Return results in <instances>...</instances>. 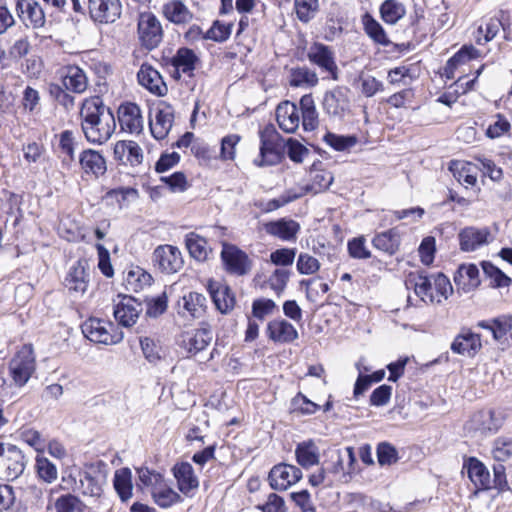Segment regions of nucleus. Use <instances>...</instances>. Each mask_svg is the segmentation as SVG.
I'll use <instances>...</instances> for the list:
<instances>
[{"instance_id": "nucleus-1", "label": "nucleus", "mask_w": 512, "mask_h": 512, "mask_svg": "<svg viewBox=\"0 0 512 512\" xmlns=\"http://www.w3.org/2000/svg\"><path fill=\"white\" fill-rule=\"evenodd\" d=\"M81 130L91 144H104L116 128L112 109L106 106L100 96L85 99L80 109Z\"/></svg>"}, {"instance_id": "nucleus-2", "label": "nucleus", "mask_w": 512, "mask_h": 512, "mask_svg": "<svg viewBox=\"0 0 512 512\" xmlns=\"http://www.w3.org/2000/svg\"><path fill=\"white\" fill-rule=\"evenodd\" d=\"M259 156L254 160L258 167L274 166L284 159V139L272 123L259 131Z\"/></svg>"}, {"instance_id": "nucleus-3", "label": "nucleus", "mask_w": 512, "mask_h": 512, "mask_svg": "<svg viewBox=\"0 0 512 512\" xmlns=\"http://www.w3.org/2000/svg\"><path fill=\"white\" fill-rule=\"evenodd\" d=\"M84 336L92 342L105 345L117 344L123 339V332L119 331L112 322L90 317L82 325Z\"/></svg>"}, {"instance_id": "nucleus-4", "label": "nucleus", "mask_w": 512, "mask_h": 512, "mask_svg": "<svg viewBox=\"0 0 512 512\" xmlns=\"http://www.w3.org/2000/svg\"><path fill=\"white\" fill-rule=\"evenodd\" d=\"M36 368L32 344H25L9 362V373L18 387L24 386Z\"/></svg>"}, {"instance_id": "nucleus-5", "label": "nucleus", "mask_w": 512, "mask_h": 512, "mask_svg": "<svg viewBox=\"0 0 512 512\" xmlns=\"http://www.w3.org/2000/svg\"><path fill=\"white\" fill-rule=\"evenodd\" d=\"M306 56L311 64L317 66L321 72L327 73L332 80L339 79V69L331 47L320 42H313Z\"/></svg>"}, {"instance_id": "nucleus-6", "label": "nucleus", "mask_w": 512, "mask_h": 512, "mask_svg": "<svg viewBox=\"0 0 512 512\" xmlns=\"http://www.w3.org/2000/svg\"><path fill=\"white\" fill-rule=\"evenodd\" d=\"M138 36L141 45L148 50L156 48L161 43L163 30L154 14L146 12L139 15Z\"/></svg>"}, {"instance_id": "nucleus-7", "label": "nucleus", "mask_w": 512, "mask_h": 512, "mask_svg": "<svg viewBox=\"0 0 512 512\" xmlns=\"http://www.w3.org/2000/svg\"><path fill=\"white\" fill-rule=\"evenodd\" d=\"M348 92L349 89L342 86H336L332 90L326 91L322 100L324 113L330 118L343 120L346 112L349 111Z\"/></svg>"}, {"instance_id": "nucleus-8", "label": "nucleus", "mask_w": 512, "mask_h": 512, "mask_svg": "<svg viewBox=\"0 0 512 512\" xmlns=\"http://www.w3.org/2000/svg\"><path fill=\"white\" fill-rule=\"evenodd\" d=\"M221 259L226 271L230 274L243 276L251 270L252 263L248 255L233 244H223Z\"/></svg>"}, {"instance_id": "nucleus-9", "label": "nucleus", "mask_w": 512, "mask_h": 512, "mask_svg": "<svg viewBox=\"0 0 512 512\" xmlns=\"http://www.w3.org/2000/svg\"><path fill=\"white\" fill-rule=\"evenodd\" d=\"M90 18L95 23L112 24L122 13L120 0H88Z\"/></svg>"}, {"instance_id": "nucleus-10", "label": "nucleus", "mask_w": 512, "mask_h": 512, "mask_svg": "<svg viewBox=\"0 0 512 512\" xmlns=\"http://www.w3.org/2000/svg\"><path fill=\"white\" fill-rule=\"evenodd\" d=\"M302 478V471L294 465L279 463L274 465L269 474V485L273 490H286Z\"/></svg>"}, {"instance_id": "nucleus-11", "label": "nucleus", "mask_w": 512, "mask_h": 512, "mask_svg": "<svg viewBox=\"0 0 512 512\" xmlns=\"http://www.w3.org/2000/svg\"><path fill=\"white\" fill-rule=\"evenodd\" d=\"M153 263L166 274H173L183 266L180 250L172 245H160L153 252Z\"/></svg>"}, {"instance_id": "nucleus-12", "label": "nucleus", "mask_w": 512, "mask_h": 512, "mask_svg": "<svg viewBox=\"0 0 512 512\" xmlns=\"http://www.w3.org/2000/svg\"><path fill=\"white\" fill-rule=\"evenodd\" d=\"M174 108L166 102L160 101L155 108L154 120L150 119V131L157 140H163L169 134L174 122Z\"/></svg>"}, {"instance_id": "nucleus-13", "label": "nucleus", "mask_w": 512, "mask_h": 512, "mask_svg": "<svg viewBox=\"0 0 512 512\" xmlns=\"http://www.w3.org/2000/svg\"><path fill=\"white\" fill-rule=\"evenodd\" d=\"M463 470L466 471L468 478L474 484L476 488L475 494L492 488L490 472L477 457L464 456Z\"/></svg>"}, {"instance_id": "nucleus-14", "label": "nucleus", "mask_w": 512, "mask_h": 512, "mask_svg": "<svg viewBox=\"0 0 512 512\" xmlns=\"http://www.w3.org/2000/svg\"><path fill=\"white\" fill-rule=\"evenodd\" d=\"M120 302L114 307V317L124 327L134 325L142 312V303L135 297L125 294H118Z\"/></svg>"}, {"instance_id": "nucleus-15", "label": "nucleus", "mask_w": 512, "mask_h": 512, "mask_svg": "<svg viewBox=\"0 0 512 512\" xmlns=\"http://www.w3.org/2000/svg\"><path fill=\"white\" fill-rule=\"evenodd\" d=\"M207 291L215 308L221 314H228L234 308L236 304L235 295L228 285L209 279L207 282Z\"/></svg>"}, {"instance_id": "nucleus-16", "label": "nucleus", "mask_w": 512, "mask_h": 512, "mask_svg": "<svg viewBox=\"0 0 512 512\" xmlns=\"http://www.w3.org/2000/svg\"><path fill=\"white\" fill-rule=\"evenodd\" d=\"M491 238V231L488 227L477 228L468 226L458 233L459 248L463 252H473L488 244Z\"/></svg>"}, {"instance_id": "nucleus-17", "label": "nucleus", "mask_w": 512, "mask_h": 512, "mask_svg": "<svg viewBox=\"0 0 512 512\" xmlns=\"http://www.w3.org/2000/svg\"><path fill=\"white\" fill-rule=\"evenodd\" d=\"M117 117L122 130L129 133H140L143 130L141 110L136 103H122L117 110Z\"/></svg>"}, {"instance_id": "nucleus-18", "label": "nucleus", "mask_w": 512, "mask_h": 512, "mask_svg": "<svg viewBox=\"0 0 512 512\" xmlns=\"http://www.w3.org/2000/svg\"><path fill=\"white\" fill-rule=\"evenodd\" d=\"M16 12L26 26L30 24L37 29L44 27L46 23L44 10L35 0H17Z\"/></svg>"}, {"instance_id": "nucleus-19", "label": "nucleus", "mask_w": 512, "mask_h": 512, "mask_svg": "<svg viewBox=\"0 0 512 512\" xmlns=\"http://www.w3.org/2000/svg\"><path fill=\"white\" fill-rule=\"evenodd\" d=\"M138 83L156 96H165L168 92L161 74L150 64L143 63L137 73Z\"/></svg>"}, {"instance_id": "nucleus-20", "label": "nucleus", "mask_w": 512, "mask_h": 512, "mask_svg": "<svg viewBox=\"0 0 512 512\" xmlns=\"http://www.w3.org/2000/svg\"><path fill=\"white\" fill-rule=\"evenodd\" d=\"M480 335L470 329L463 328L451 343L450 349L453 353L474 357L481 349Z\"/></svg>"}, {"instance_id": "nucleus-21", "label": "nucleus", "mask_w": 512, "mask_h": 512, "mask_svg": "<svg viewBox=\"0 0 512 512\" xmlns=\"http://www.w3.org/2000/svg\"><path fill=\"white\" fill-rule=\"evenodd\" d=\"M453 279L457 290H462L464 293L475 290L481 283L479 269L473 263L459 265Z\"/></svg>"}, {"instance_id": "nucleus-22", "label": "nucleus", "mask_w": 512, "mask_h": 512, "mask_svg": "<svg viewBox=\"0 0 512 512\" xmlns=\"http://www.w3.org/2000/svg\"><path fill=\"white\" fill-rule=\"evenodd\" d=\"M267 337L275 343H292L298 339V331L285 319H274L266 327Z\"/></svg>"}, {"instance_id": "nucleus-23", "label": "nucleus", "mask_w": 512, "mask_h": 512, "mask_svg": "<svg viewBox=\"0 0 512 512\" xmlns=\"http://www.w3.org/2000/svg\"><path fill=\"white\" fill-rule=\"evenodd\" d=\"M5 468L4 473L8 480L17 479L25 470L27 459L23 451L16 445L8 444L6 457L0 462Z\"/></svg>"}, {"instance_id": "nucleus-24", "label": "nucleus", "mask_w": 512, "mask_h": 512, "mask_svg": "<svg viewBox=\"0 0 512 512\" xmlns=\"http://www.w3.org/2000/svg\"><path fill=\"white\" fill-rule=\"evenodd\" d=\"M198 62L199 57L188 47L178 48L176 54L172 57H162L163 65L181 68V71L189 76L193 75V71L196 69Z\"/></svg>"}, {"instance_id": "nucleus-25", "label": "nucleus", "mask_w": 512, "mask_h": 512, "mask_svg": "<svg viewBox=\"0 0 512 512\" xmlns=\"http://www.w3.org/2000/svg\"><path fill=\"white\" fill-rule=\"evenodd\" d=\"M177 487L181 493L189 496L190 492L199 487V480L192 465L188 462L176 463L172 468Z\"/></svg>"}, {"instance_id": "nucleus-26", "label": "nucleus", "mask_w": 512, "mask_h": 512, "mask_svg": "<svg viewBox=\"0 0 512 512\" xmlns=\"http://www.w3.org/2000/svg\"><path fill=\"white\" fill-rule=\"evenodd\" d=\"M267 234L277 237L283 241L296 240L297 233L300 231V224L288 218L269 221L264 224Z\"/></svg>"}, {"instance_id": "nucleus-27", "label": "nucleus", "mask_w": 512, "mask_h": 512, "mask_svg": "<svg viewBox=\"0 0 512 512\" xmlns=\"http://www.w3.org/2000/svg\"><path fill=\"white\" fill-rule=\"evenodd\" d=\"M276 120L283 131L294 133L300 123V114L296 104L290 101L280 103L276 109Z\"/></svg>"}, {"instance_id": "nucleus-28", "label": "nucleus", "mask_w": 512, "mask_h": 512, "mask_svg": "<svg viewBox=\"0 0 512 512\" xmlns=\"http://www.w3.org/2000/svg\"><path fill=\"white\" fill-rule=\"evenodd\" d=\"M177 306L179 314H181V309H183L191 317L199 318L206 312L207 298L202 293L190 291L179 299Z\"/></svg>"}, {"instance_id": "nucleus-29", "label": "nucleus", "mask_w": 512, "mask_h": 512, "mask_svg": "<svg viewBox=\"0 0 512 512\" xmlns=\"http://www.w3.org/2000/svg\"><path fill=\"white\" fill-rule=\"evenodd\" d=\"M79 164L86 174H93L95 177L104 175L107 171L104 156L93 149H85L80 153Z\"/></svg>"}, {"instance_id": "nucleus-30", "label": "nucleus", "mask_w": 512, "mask_h": 512, "mask_svg": "<svg viewBox=\"0 0 512 512\" xmlns=\"http://www.w3.org/2000/svg\"><path fill=\"white\" fill-rule=\"evenodd\" d=\"M471 422L475 430L483 434H494L503 425V418L493 410H483L475 413Z\"/></svg>"}, {"instance_id": "nucleus-31", "label": "nucleus", "mask_w": 512, "mask_h": 512, "mask_svg": "<svg viewBox=\"0 0 512 512\" xmlns=\"http://www.w3.org/2000/svg\"><path fill=\"white\" fill-rule=\"evenodd\" d=\"M86 264L85 260L79 259L70 267L64 280L65 286L70 291L84 293L87 290L88 274L86 272Z\"/></svg>"}, {"instance_id": "nucleus-32", "label": "nucleus", "mask_w": 512, "mask_h": 512, "mask_svg": "<svg viewBox=\"0 0 512 512\" xmlns=\"http://www.w3.org/2000/svg\"><path fill=\"white\" fill-rule=\"evenodd\" d=\"M213 339V331L211 325L207 322H201L200 327L197 328L192 336L183 340L185 347L189 353L197 354L203 351L211 343Z\"/></svg>"}, {"instance_id": "nucleus-33", "label": "nucleus", "mask_w": 512, "mask_h": 512, "mask_svg": "<svg viewBox=\"0 0 512 512\" xmlns=\"http://www.w3.org/2000/svg\"><path fill=\"white\" fill-rule=\"evenodd\" d=\"M401 244L400 233L397 228H391L377 233L372 239L374 248L392 256L399 251Z\"/></svg>"}, {"instance_id": "nucleus-34", "label": "nucleus", "mask_w": 512, "mask_h": 512, "mask_svg": "<svg viewBox=\"0 0 512 512\" xmlns=\"http://www.w3.org/2000/svg\"><path fill=\"white\" fill-rule=\"evenodd\" d=\"M406 287H412L415 294L425 301V297H428L431 303L435 302V297L432 294V282L431 278L425 274L424 271L417 273H410L405 281Z\"/></svg>"}, {"instance_id": "nucleus-35", "label": "nucleus", "mask_w": 512, "mask_h": 512, "mask_svg": "<svg viewBox=\"0 0 512 512\" xmlns=\"http://www.w3.org/2000/svg\"><path fill=\"white\" fill-rule=\"evenodd\" d=\"M299 106L302 117V127L305 131H313L319 125V115L311 93L300 98Z\"/></svg>"}, {"instance_id": "nucleus-36", "label": "nucleus", "mask_w": 512, "mask_h": 512, "mask_svg": "<svg viewBox=\"0 0 512 512\" xmlns=\"http://www.w3.org/2000/svg\"><path fill=\"white\" fill-rule=\"evenodd\" d=\"M345 20L340 12L339 7H331L327 12L326 21L324 25V39L328 42L334 41L339 38L343 33V24Z\"/></svg>"}, {"instance_id": "nucleus-37", "label": "nucleus", "mask_w": 512, "mask_h": 512, "mask_svg": "<svg viewBox=\"0 0 512 512\" xmlns=\"http://www.w3.org/2000/svg\"><path fill=\"white\" fill-rule=\"evenodd\" d=\"M361 20L365 33L376 44L382 46L392 44L383 26L369 12L363 14Z\"/></svg>"}, {"instance_id": "nucleus-38", "label": "nucleus", "mask_w": 512, "mask_h": 512, "mask_svg": "<svg viewBox=\"0 0 512 512\" xmlns=\"http://www.w3.org/2000/svg\"><path fill=\"white\" fill-rule=\"evenodd\" d=\"M295 456L297 463L303 468H309L319 463V449L311 439L297 444Z\"/></svg>"}, {"instance_id": "nucleus-39", "label": "nucleus", "mask_w": 512, "mask_h": 512, "mask_svg": "<svg viewBox=\"0 0 512 512\" xmlns=\"http://www.w3.org/2000/svg\"><path fill=\"white\" fill-rule=\"evenodd\" d=\"M381 20L388 25H396L406 15V7L398 0H384L379 7Z\"/></svg>"}, {"instance_id": "nucleus-40", "label": "nucleus", "mask_w": 512, "mask_h": 512, "mask_svg": "<svg viewBox=\"0 0 512 512\" xmlns=\"http://www.w3.org/2000/svg\"><path fill=\"white\" fill-rule=\"evenodd\" d=\"M319 82L315 71L306 66H297L289 69V85L291 87H315Z\"/></svg>"}, {"instance_id": "nucleus-41", "label": "nucleus", "mask_w": 512, "mask_h": 512, "mask_svg": "<svg viewBox=\"0 0 512 512\" xmlns=\"http://www.w3.org/2000/svg\"><path fill=\"white\" fill-rule=\"evenodd\" d=\"M114 488L122 502H127L132 497V472L130 468L123 467L115 472L113 479Z\"/></svg>"}, {"instance_id": "nucleus-42", "label": "nucleus", "mask_w": 512, "mask_h": 512, "mask_svg": "<svg viewBox=\"0 0 512 512\" xmlns=\"http://www.w3.org/2000/svg\"><path fill=\"white\" fill-rule=\"evenodd\" d=\"M152 281V276L139 266L131 268L124 278L126 290L132 292H139L145 286H150Z\"/></svg>"}, {"instance_id": "nucleus-43", "label": "nucleus", "mask_w": 512, "mask_h": 512, "mask_svg": "<svg viewBox=\"0 0 512 512\" xmlns=\"http://www.w3.org/2000/svg\"><path fill=\"white\" fill-rule=\"evenodd\" d=\"M185 246L192 258L197 261H205L208 258L209 249L207 240L195 232H190L185 236Z\"/></svg>"}, {"instance_id": "nucleus-44", "label": "nucleus", "mask_w": 512, "mask_h": 512, "mask_svg": "<svg viewBox=\"0 0 512 512\" xmlns=\"http://www.w3.org/2000/svg\"><path fill=\"white\" fill-rule=\"evenodd\" d=\"M151 496L155 504L162 509L170 508L171 506L183 502L182 496L173 490L171 487L160 485L151 490Z\"/></svg>"}, {"instance_id": "nucleus-45", "label": "nucleus", "mask_w": 512, "mask_h": 512, "mask_svg": "<svg viewBox=\"0 0 512 512\" xmlns=\"http://www.w3.org/2000/svg\"><path fill=\"white\" fill-rule=\"evenodd\" d=\"M62 84L71 92L82 93L87 88V78L84 71L78 66H70L62 78Z\"/></svg>"}, {"instance_id": "nucleus-46", "label": "nucleus", "mask_w": 512, "mask_h": 512, "mask_svg": "<svg viewBox=\"0 0 512 512\" xmlns=\"http://www.w3.org/2000/svg\"><path fill=\"white\" fill-rule=\"evenodd\" d=\"M480 266L484 276L490 279L489 287L504 288L512 284V279L492 262L484 260L480 263Z\"/></svg>"}, {"instance_id": "nucleus-47", "label": "nucleus", "mask_w": 512, "mask_h": 512, "mask_svg": "<svg viewBox=\"0 0 512 512\" xmlns=\"http://www.w3.org/2000/svg\"><path fill=\"white\" fill-rule=\"evenodd\" d=\"M323 141L335 151L344 152L357 144L358 137L355 134L340 135L327 131L323 136Z\"/></svg>"}, {"instance_id": "nucleus-48", "label": "nucleus", "mask_w": 512, "mask_h": 512, "mask_svg": "<svg viewBox=\"0 0 512 512\" xmlns=\"http://www.w3.org/2000/svg\"><path fill=\"white\" fill-rule=\"evenodd\" d=\"M165 17L175 24L189 22L193 15L181 1H172L164 6Z\"/></svg>"}, {"instance_id": "nucleus-49", "label": "nucleus", "mask_w": 512, "mask_h": 512, "mask_svg": "<svg viewBox=\"0 0 512 512\" xmlns=\"http://www.w3.org/2000/svg\"><path fill=\"white\" fill-rule=\"evenodd\" d=\"M233 23H224L220 20H214L211 27L204 33V40H212L217 43L226 42L232 33Z\"/></svg>"}, {"instance_id": "nucleus-50", "label": "nucleus", "mask_w": 512, "mask_h": 512, "mask_svg": "<svg viewBox=\"0 0 512 512\" xmlns=\"http://www.w3.org/2000/svg\"><path fill=\"white\" fill-rule=\"evenodd\" d=\"M294 8L297 18L302 23H308L319 10V0H295Z\"/></svg>"}, {"instance_id": "nucleus-51", "label": "nucleus", "mask_w": 512, "mask_h": 512, "mask_svg": "<svg viewBox=\"0 0 512 512\" xmlns=\"http://www.w3.org/2000/svg\"><path fill=\"white\" fill-rule=\"evenodd\" d=\"M377 461L380 466H390L399 460L398 450L390 442L382 441L376 447Z\"/></svg>"}, {"instance_id": "nucleus-52", "label": "nucleus", "mask_w": 512, "mask_h": 512, "mask_svg": "<svg viewBox=\"0 0 512 512\" xmlns=\"http://www.w3.org/2000/svg\"><path fill=\"white\" fill-rule=\"evenodd\" d=\"M291 409H292V412H295V413H298L301 415H313L320 409V405L311 401L302 392H298L291 399Z\"/></svg>"}, {"instance_id": "nucleus-53", "label": "nucleus", "mask_w": 512, "mask_h": 512, "mask_svg": "<svg viewBox=\"0 0 512 512\" xmlns=\"http://www.w3.org/2000/svg\"><path fill=\"white\" fill-rule=\"evenodd\" d=\"M84 508L85 504L71 493L61 495L55 501L57 512H83Z\"/></svg>"}, {"instance_id": "nucleus-54", "label": "nucleus", "mask_w": 512, "mask_h": 512, "mask_svg": "<svg viewBox=\"0 0 512 512\" xmlns=\"http://www.w3.org/2000/svg\"><path fill=\"white\" fill-rule=\"evenodd\" d=\"M147 309L146 316L149 318H157L164 314L168 307V297L164 291L160 295L145 299Z\"/></svg>"}, {"instance_id": "nucleus-55", "label": "nucleus", "mask_w": 512, "mask_h": 512, "mask_svg": "<svg viewBox=\"0 0 512 512\" xmlns=\"http://www.w3.org/2000/svg\"><path fill=\"white\" fill-rule=\"evenodd\" d=\"M160 181L173 192H184L189 188L187 177L182 171H176L169 176H161Z\"/></svg>"}, {"instance_id": "nucleus-56", "label": "nucleus", "mask_w": 512, "mask_h": 512, "mask_svg": "<svg viewBox=\"0 0 512 512\" xmlns=\"http://www.w3.org/2000/svg\"><path fill=\"white\" fill-rule=\"evenodd\" d=\"M63 84H55L51 83L49 85V94L50 96L60 105H62L66 110L73 108L74 106V96L69 94Z\"/></svg>"}, {"instance_id": "nucleus-57", "label": "nucleus", "mask_w": 512, "mask_h": 512, "mask_svg": "<svg viewBox=\"0 0 512 512\" xmlns=\"http://www.w3.org/2000/svg\"><path fill=\"white\" fill-rule=\"evenodd\" d=\"M492 454L498 463L508 460L512 456V439L506 437L495 439Z\"/></svg>"}, {"instance_id": "nucleus-58", "label": "nucleus", "mask_w": 512, "mask_h": 512, "mask_svg": "<svg viewBox=\"0 0 512 512\" xmlns=\"http://www.w3.org/2000/svg\"><path fill=\"white\" fill-rule=\"evenodd\" d=\"M35 466L38 476L45 482L52 483L57 479V468L48 458L37 456Z\"/></svg>"}, {"instance_id": "nucleus-59", "label": "nucleus", "mask_w": 512, "mask_h": 512, "mask_svg": "<svg viewBox=\"0 0 512 512\" xmlns=\"http://www.w3.org/2000/svg\"><path fill=\"white\" fill-rule=\"evenodd\" d=\"M285 148L287 156L294 163H302L304 156L309 154L308 148L295 138H288L286 142H284V149Z\"/></svg>"}, {"instance_id": "nucleus-60", "label": "nucleus", "mask_w": 512, "mask_h": 512, "mask_svg": "<svg viewBox=\"0 0 512 512\" xmlns=\"http://www.w3.org/2000/svg\"><path fill=\"white\" fill-rule=\"evenodd\" d=\"M480 52L472 44L463 45L452 57L448 59L450 66H460L469 62L470 60L477 59Z\"/></svg>"}, {"instance_id": "nucleus-61", "label": "nucleus", "mask_w": 512, "mask_h": 512, "mask_svg": "<svg viewBox=\"0 0 512 512\" xmlns=\"http://www.w3.org/2000/svg\"><path fill=\"white\" fill-rule=\"evenodd\" d=\"M364 236L354 237L347 243L348 254L353 259H368L371 257L370 250L365 245Z\"/></svg>"}, {"instance_id": "nucleus-62", "label": "nucleus", "mask_w": 512, "mask_h": 512, "mask_svg": "<svg viewBox=\"0 0 512 512\" xmlns=\"http://www.w3.org/2000/svg\"><path fill=\"white\" fill-rule=\"evenodd\" d=\"M290 275L291 273L289 270L278 268L275 269L272 275L269 277V286L276 293L277 296H280L284 292L289 281Z\"/></svg>"}, {"instance_id": "nucleus-63", "label": "nucleus", "mask_w": 512, "mask_h": 512, "mask_svg": "<svg viewBox=\"0 0 512 512\" xmlns=\"http://www.w3.org/2000/svg\"><path fill=\"white\" fill-rule=\"evenodd\" d=\"M511 128L509 120L502 114L495 115V121L486 129V136L490 139H496L507 133Z\"/></svg>"}, {"instance_id": "nucleus-64", "label": "nucleus", "mask_w": 512, "mask_h": 512, "mask_svg": "<svg viewBox=\"0 0 512 512\" xmlns=\"http://www.w3.org/2000/svg\"><path fill=\"white\" fill-rule=\"evenodd\" d=\"M296 248H279L270 254V262L275 266H291L295 260Z\"/></svg>"}]
</instances>
